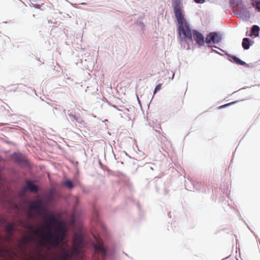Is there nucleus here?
Instances as JSON below:
<instances>
[{"mask_svg":"<svg viewBox=\"0 0 260 260\" xmlns=\"http://www.w3.org/2000/svg\"><path fill=\"white\" fill-rule=\"evenodd\" d=\"M221 40V36L216 32L209 33L206 37L205 42L207 44H210L211 42L214 43H218Z\"/></svg>","mask_w":260,"mask_h":260,"instance_id":"nucleus-5","label":"nucleus"},{"mask_svg":"<svg viewBox=\"0 0 260 260\" xmlns=\"http://www.w3.org/2000/svg\"><path fill=\"white\" fill-rule=\"evenodd\" d=\"M259 27L257 25H253L251 28V33L255 36H258Z\"/></svg>","mask_w":260,"mask_h":260,"instance_id":"nucleus-12","label":"nucleus"},{"mask_svg":"<svg viewBox=\"0 0 260 260\" xmlns=\"http://www.w3.org/2000/svg\"><path fill=\"white\" fill-rule=\"evenodd\" d=\"M8 250L6 248H0V255H2L3 252H7Z\"/></svg>","mask_w":260,"mask_h":260,"instance_id":"nucleus-20","label":"nucleus"},{"mask_svg":"<svg viewBox=\"0 0 260 260\" xmlns=\"http://www.w3.org/2000/svg\"><path fill=\"white\" fill-rule=\"evenodd\" d=\"M62 250L63 253L61 255L53 257L50 260H67L68 257V251L65 249H62Z\"/></svg>","mask_w":260,"mask_h":260,"instance_id":"nucleus-9","label":"nucleus"},{"mask_svg":"<svg viewBox=\"0 0 260 260\" xmlns=\"http://www.w3.org/2000/svg\"><path fill=\"white\" fill-rule=\"evenodd\" d=\"M13 229H14V225L12 224H9L6 227V231L10 234V236L8 238L9 239L11 238V237L12 235Z\"/></svg>","mask_w":260,"mask_h":260,"instance_id":"nucleus-14","label":"nucleus"},{"mask_svg":"<svg viewBox=\"0 0 260 260\" xmlns=\"http://www.w3.org/2000/svg\"><path fill=\"white\" fill-rule=\"evenodd\" d=\"M30 210L35 211L39 215L41 214V212L44 210L42 205V202L39 200L31 203L29 206Z\"/></svg>","mask_w":260,"mask_h":260,"instance_id":"nucleus-4","label":"nucleus"},{"mask_svg":"<svg viewBox=\"0 0 260 260\" xmlns=\"http://www.w3.org/2000/svg\"><path fill=\"white\" fill-rule=\"evenodd\" d=\"M17 160H18V161H21V160H20V159H18Z\"/></svg>","mask_w":260,"mask_h":260,"instance_id":"nucleus-24","label":"nucleus"},{"mask_svg":"<svg viewBox=\"0 0 260 260\" xmlns=\"http://www.w3.org/2000/svg\"><path fill=\"white\" fill-rule=\"evenodd\" d=\"M232 58L233 61L237 64H240V65L246 64V63L244 61L240 60V59H239L238 57H237L236 56H232Z\"/></svg>","mask_w":260,"mask_h":260,"instance_id":"nucleus-15","label":"nucleus"},{"mask_svg":"<svg viewBox=\"0 0 260 260\" xmlns=\"http://www.w3.org/2000/svg\"><path fill=\"white\" fill-rule=\"evenodd\" d=\"M69 115L70 117L72 118V119L75 120L76 121H78V118L76 115H74L73 114H70Z\"/></svg>","mask_w":260,"mask_h":260,"instance_id":"nucleus-19","label":"nucleus"},{"mask_svg":"<svg viewBox=\"0 0 260 260\" xmlns=\"http://www.w3.org/2000/svg\"><path fill=\"white\" fill-rule=\"evenodd\" d=\"M45 220V224L43 228L48 231L44 233L42 229H38L33 230V233L40 236V244L42 246L56 248L66 238V225L62 222H59L53 214L46 216Z\"/></svg>","mask_w":260,"mask_h":260,"instance_id":"nucleus-1","label":"nucleus"},{"mask_svg":"<svg viewBox=\"0 0 260 260\" xmlns=\"http://www.w3.org/2000/svg\"><path fill=\"white\" fill-rule=\"evenodd\" d=\"M237 102V101H235V102H232L231 103H229L228 104H225V105H222V106H220L219 107H218V109H222V108H225V107H228L229 106H231L232 105H233L235 103H236Z\"/></svg>","mask_w":260,"mask_h":260,"instance_id":"nucleus-17","label":"nucleus"},{"mask_svg":"<svg viewBox=\"0 0 260 260\" xmlns=\"http://www.w3.org/2000/svg\"><path fill=\"white\" fill-rule=\"evenodd\" d=\"M30 230H34V228H33V227H32V226H30Z\"/></svg>","mask_w":260,"mask_h":260,"instance_id":"nucleus-23","label":"nucleus"},{"mask_svg":"<svg viewBox=\"0 0 260 260\" xmlns=\"http://www.w3.org/2000/svg\"><path fill=\"white\" fill-rule=\"evenodd\" d=\"M192 35L196 43L199 46H203L205 43L204 38L202 34L197 30H193L192 31Z\"/></svg>","mask_w":260,"mask_h":260,"instance_id":"nucleus-7","label":"nucleus"},{"mask_svg":"<svg viewBox=\"0 0 260 260\" xmlns=\"http://www.w3.org/2000/svg\"><path fill=\"white\" fill-rule=\"evenodd\" d=\"M194 1L196 3H198V4H202V3H204L205 2V0H194Z\"/></svg>","mask_w":260,"mask_h":260,"instance_id":"nucleus-21","label":"nucleus"},{"mask_svg":"<svg viewBox=\"0 0 260 260\" xmlns=\"http://www.w3.org/2000/svg\"><path fill=\"white\" fill-rule=\"evenodd\" d=\"M174 13L178 23V31L179 37L182 40L185 41L188 40L192 41V31L184 18L182 5L179 1H175L173 3Z\"/></svg>","mask_w":260,"mask_h":260,"instance_id":"nucleus-2","label":"nucleus"},{"mask_svg":"<svg viewBox=\"0 0 260 260\" xmlns=\"http://www.w3.org/2000/svg\"><path fill=\"white\" fill-rule=\"evenodd\" d=\"M62 184L70 189H72L74 187L72 182L69 180H66V181L63 182Z\"/></svg>","mask_w":260,"mask_h":260,"instance_id":"nucleus-16","label":"nucleus"},{"mask_svg":"<svg viewBox=\"0 0 260 260\" xmlns=\"http://www.w3.org/2000/svg\"><path fill=\"white\" fill-rule=\"evenodd\" d=\"M29 217H31V213L29 214Z\"/></svg>","mask_w":260,"mask_h":260,"instance_id":"nucleus-22","label":"nucleus"},{"mask_svg":"<svg viewBox=\"0 0 260 260\" xmlns=\"http://www.w3.org/2000/svg\"><path fill=\"white\" fill-rule=\"evenodd\" d=\"M26 186L24 188V190H29L32 192L37 193L38 192L39 189L38 187L34 184L32 182L30 181L27 180L26 181Z\"/></svg>","mask_w":260,"mask_h":260,"instance_id":"nucleus-8","label":"nucleus"},{"mask_svg":"<svg viewBox=\"0 0 260 260\" xmlns=\"http://www.w3.org/2000/svg\"><path fill=\"white\" fill-rule=\"evenodd\" d=\"M82 5H85V3H81Z\"/></svg>","mask_w":260,"mask_h":260,"instance_id":"nucleus-25","label":"nucleus"},{"mask_svg":"<svg viewBox=\"0 0 260 260\" xmlns=\"http://www.w3.org/2000/svg\"><path fill=\"white\" fill-rule=\"evenodd\" d=\"M83 239L80 235H75L73 239V252L78 254L82 248Z\"/></svg>","mask_w":260,"mask_h":260,"instance_id":"nucleus-3","label":"nucleus"},{"mask_svg":"<svg viewBox=\"0 0 260 260\" xmlns=\"http://www.w3.org/2000/svg\"><path fill=\"white\" fill-rule=\"evenodd\" d=\"M242 47L244 49H248L249 48V40L248 38H244L242 42Z\"/></svg>","mask_w":260,"mask_h":260,"instance_id":"nucleus-11","label":"nucleus"},{"mask_svg":"<svg viewBox=\"0 0 260 260\" xmlns=\"http://www.w3.org/2000/svg\"><path fill=\"white\" fill-rule=\"evenodd\" d=\"M31 240H32V238L30 236H25V237H23L21 239L20 242L19 243V247H21L22 244L28 243Z\"/></svg>","mask_w":260,"mask_h":260,"instance_id":"nucleus-10","label":"nucleus"},{"mask_svg":"<svg viewBox=\"0 0 260 260\" xmlns=\"http://www.w3.org/2000/svg\"><path fill=\"white\" fill-rule=\"evenodd\" d=\"M161 85L162 84H159L156 86L153 92L154 94H155L158 91L160 90V89L161 88Z\"/></svg>","mask_w":260,"mask_h":260,"instance_id":"nucleus-18","label":"nucleus"},{"mask_svg":"<svg viewBox=\"0 0 260 260\" xmlns=\"http://www.w3.org/2000/svg\"><path fill=\"white\" fill-rule=\"evenodd\" d=\"M94 248L96 252L101 253L102 258L104 259L106 255L107 249L104 247L102 242L98 240L97 243L94 245Z\"/></svg>","mask_w":260,"mask_h":260,"instance_id":"nucleus-6","label":"nucleus"},{"mask_svg":"<svg viewBox=\"0 0 260 260\" xmlns=\"http://www.w3.org/2000/svg\"><path fill=\"white\" fill-rule=\"evenodd\" d=\"M252 5L257 11L260 12V0L253 1Z\"/></svg>","mask_w":260,"mask_h":260,"instance_id":"nucleus-13","label":"nucleus"}]
</instances>
